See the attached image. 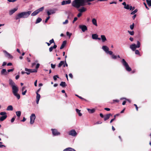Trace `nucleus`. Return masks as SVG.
Here are the masks:
<instances>
[{
  "label": "nucleus",
  "instance_id": "obj_1",
  "mask_svg": "<svg viewBox=\"0 0 151 151\" xmlns=\"http://www.w3.org/2000/svg\"><path fill=\"white\" fill-rule=\"evenodd\" d=\"M121 63H122L123 65L125 68L126 70L128 71L129 72L131 71L132 69L129 66L127 63L126 61L125 60L123 59Z\"/></svg>",
  "mask_w": 151,
  "mask_h": 151
},
{
  "label": "nucleus",
  "instance_id": "obj_2",
  "mask_svg": "<svg viewBox=\"0 0 151 151\" xmlns=\"http://www.w3.org/2000/svg\"><path fill=\"white\" fill-rule=\"evenodd\" d=\"M140 43L138 41H137V45L135 44H132L130 45V48L133 51H134L136 50L137 48H139L140 46Z\"/></svg>",
  "mask_w": 151,
  "mask_h": 151
},
{
  "label": "nucleus",
  "instance_id": "obj_3",
  "mask_svg": "<svg viewBox=\"0 0 151 151\" xmlns=\"http://www.w3.org/2000/svg\"><path fill=\"white\" fill-rule=\"evenodd\" d=\"M35 118V115L33 114H32L30 116V123L31 124H33Z\"/></svg>",
  "mask_w": 151,
  "mask_h": 151
},
{
  "label": "nucleus",
  "instance_id": "obj_4",
  "mask_svg": "<svg viewBox=\"0 0 151 151\" xmlns=\"http://www.w3.org/2000/svg\"><path fill=\"white\" fill-rule=\"evenodd\" d=\"M56 10L55 9H50L47 10V12L48 16L53 14L55 13Z\"/></svg>",
  "mask_w": 151,
  "mask_h": 151
},
{
  "label": "nucleus",
  "instance_id": "obj_5",
  "mask_svg": "<svg viewBox=\"0 0 151 151\" xmlns=\"http://www.w3.org/2000/svg\"><path fill=\"white\" fill-rule=\"evenodd\" d=\"M52 132V134L54 136H57L60 135V133L56 129H51Z\"/></svg>",
  "mask_w": 151,
  "mask_h": 151
},
{
  "label": "nucleus",
  "instance_id": "obj_6",
  "mask_svg": "<svg viewBox=\"0 0 151 151\" xmlns=\"http://www.w3.org/2000/svg\"><path fill=\"white\" fill-rule=\"evenodd\" d=\"M23 12H22L20 13H19L18 14H17L16 16H15V19L16 20H17L19 18H24V17L23 15Z\"/></svg>",
  "mask_w": 151,
  "mask_h": 151
},
{
  "label": "nucleus",
  "instance_id": "obj_7",
  "mask_svg": "<svg viewBox=\"0 0 151 151\" xmlns=\"http://www.w3.org/2000/svg\"><path fill=\"white\" fill-rule=\"evenodd\" d=\"M12 89L13 94L17 93L19 91L18 87L16 85L13 86L12 87Z\"/></svg>",
  "mask_w": 151,
  "mask_h": 151
},
{
  "label": "nucleus",
  "instance_id": "obj_8",
  "mask_svg": "<svg viewBox=\"0 0 151 151\" xmlns=\"http://www.w3.org/2000/svg\"><path fill=\"white\" fill-rule=\"evenodd\" d=\"M69 134L73 136H76L77 135V133L74 129H73L69 132Z\"/></svg>",
  "mask_w": 151,
  "mask_h": 151
},
{
  "label": "nucleus",
  "instance_id": "obj_9",
  "mask_svg": "<svg viewBox=\"0 0 151 151\" xmlns=\"http://www.w3.org/2000/svg\"><path fill=\"white\" fill-rule=\"evenodd\" d=\"M24 18H27L31 14L32 12L31 11H29L27 12H23Z\"/></svg>",
  "mask_w": 151,
  "mask_h": 151
},
{
  "label": "nucleus",
  "instance_id": "obj_10",
  "mask_svg": "<svg viewBox=\"0 0 151 151\" xmlns=\"http://www.w3.org/2000/svg\"><path fill=\"white\" fill-rule=\"evenodd\" d=\"M79 27L81 29L83 32H84L85 31L87 30V27L85 25H80Z\"/></svg>",
  "mask_w": 151,
  "mask_h": 151
},
{
  "label": "nucleus",
  "instance_id": "obj_11",
  "mask_svg": "<svg viewBox=\"0 0 151 151\" xmlns=\"http://www.w3.org/2000/svg\"><path fill=\"white\" fill-rule=\"evenodd\" d=\"M71 2V0L63 1L61 2V5H64L67 4H70Z\"/></svg>",
  "mask_w": 151,
  "mask_h": 151
},
{
  "label": "nucleus",
  "instance_id": "obj_12",
  "mask_svg": "<svg viewBox=\"0 0 151 151\" xmlns=\"http://www.w3.org/2000/svg\"><path fill=\"white\" fill-rule=\"evenodd\" d=\"M4 52L5 53L6 56L9 59H12L13 58V56L10 54L9 53L7 52L5 50L4 51Z\"/></svg>",
  "mask_w": 151,
  "mask_h": 151
},
{
  "label": "nucleus",
  "instance_id": "obj_13",
  "mask_svg": "<svg viewBox=\"0 0 151 151\" xmlns=\"http://www.w3.org/2000/svg\"><path fill=\"white\" fill-rule=\"evenodd\" d=\"M112 114L110 113L107 114L104 116V120L105 121L109 119L111 116H112Z\"/></svg>",
  "mask_w": 151,
  "mask_h": 151
},
{
  "label": "nucleus",
  "instance_id": "obj_14",
  "mask_svg": "<svg viewBox=\"0 0 151 151\" xmlns=\"http://www.w3.org/2000/svg\"><path fill=\"white\" fill-rule=\"evenodd\" d=\"M98 37V35L96 34H92V37L93 39L94 40L98 39L100 40L101 38H99Z\"/></svg>",
  "mask_w": 151,
  "mask_h": 151
},
{
  "label": "nucleus",
  "instance_id": "obj_15",
  "mask_svg": "<svg viewBox=\"0 0 151 151\" xmlns=\"http://www.w3.org/2000/svg\"><path fill=\"white\" fill-rule=\"evenodd\" d=\"M1 75H6L8 74V73L7 72L6 69H3L1 70Z\"/></svg>",
  "mask_w": 151,
  "mask_h": 151
},
{
  "label": "nucleus",
  "instance_id": "obj_16",
  "mask_svg": "<svg viewBox=\"0 0 151 151\" xmlns=\"http://www.w3.org/2000/svg\"><path fill=\"white\" fill-rule=\"evenodd\" d=\"M17 9V8H15L13 9L10 10L9 12V14L10 15H12L16 11Z\"/></svg>",
  "mask_w": 151,
  "mask_h": 151
},
{
  "label": "nucleus",
  "instance_id": "obj_17",
  "mask_svg": "<svg viewBox=\"0 0 151 151\" xmlns=\"http://www.w3.org/2000/svg\"><path fill=\"white\" fill-rule=\"evenodd\" d=\"M102 49L104 50L106 53H107V52L109 50V48L106 46H103L102 47Z\"/></svg>",
  "mask_w": 151,
  "mask_h": 151
},
{
  "label": "nucleus",
  "instance_id": "obj_18",
  "mask_svg": "<svg viewBox=\"0 0 151 151\" xmlns=\"http://www.w3.org/2000/svg\"><path fill=\"white\" fill-rule=\"evenodd\" d=\"M36 103L37 104H38L40 97V96L38 93H36Z\"/></svg>",
  "mask_w": 151,
  "mask_h": 151
},
{
  "label": "nucleus",
  "instance_id": "obj_19",
  "mask_svg": "<svg viewBox=\"0 0 151 151\" xmlns=\"http://www.w3.org/2000/svg\"><path fill=\"white\" fill-rule=\"evenodd\" d=\"M63 151H76L75 149L71 147H68L64 150Z\"/></svg>",
  "mask_w": 151,
  "mask_h": 151
},
{
  "label": "nucleus",
  "instance_id": "obj_20",
  "mask_svg": "<svg viewBox=\"0 0 151 151\" xmlns=\"http://www.w3.org/2000/svg\"><path fill=\"white\" fill-rule=\"evenodd\" d=\"M66 42H67L65 40L63 42V43L60 47V49H63L65 47V45H66Z\"/></svg>",
  "mask_w": 151,
  "mask_h": 151
},
{
  "label": "nucleus",
  "instance_id": "obj_21",
  "mask_svg": "<svg viewBox=\"0 0 151 151\" xmlns=\"http://www.w3.org/2000/svg\"><path fill=\"white\" fill-rule=\"evenodd\" d=\"M63 65V67H65L64 61H61L60 63L58 64V67L59 68H60Z\"/></svg>",
  "mask_w": 151,
  "mask_h": 151
},
{
  "label": "nucleus",
  "instance_id": "obj_22",
  "mask_svg": "<svg viewBox=\"0 0 151 151\" xmlns=\"http://www.w3.org/2000/svg\"><path fill=\"white\" fill-rule=\"evenodd\" d=\"M86 10V8L84 7H83L79 9L78 10V11H79L80 12L82 13L85 12Z\"/></svg>",
  "mask_w": 151,
  "mask_h": 151
},
{
  "label": "nucleus",
  "instance_id": "obj_23",
  "mask_svg": "<svg viewBox=\"0 0 151 151\" xmlns=\"http://www.w3.org/2000/svg\"><path fill=\"white\" fill-rule=\"evenodd\" d=\"M87 110L88 111L89 113L92 114L94 113L95 111V109H87Z\"/></svg>",
  "mask_w": 151,
  "mask_h": 151
},
{
  "label": "nucleus",
  "instance_id": "obj_24",
  "mask_svg": "<svg viewBox=\"0 0 151 151\" xmlns=\"http://www.w3.org/2000/svg\"><path fill=\"white\" fill-rule=\"evenodd\" d=\"M9 84L12 87L13 86H15V83L12 81V79H9Z\"/></svg>",
  "mask_w": 151,
  "mask_h": 151
},
{
  "label": "nucleus",
  "instance_id": "obj_25",
  "mask_svg": "<svg viewBox=\"0 0 151 151\" xmlns=\"http://www.w3.org/2000/svg\"><path fill=\"white\" fill-rule=\"evenodd\" d=\"M7 117V116L6 115H5L2 116L0 118V121H3Z\"/></svg>",
  "mask_w": 151,
  "mask_h": 151
},
{
  "label": "nucleus",
  "instance_id": "obj_26",
  "mask_svg": "<svg viewBox=\"0 0 151 151\" xmlns=\"http://www.w3.org/2000/svg\"><path fill=\"white\" fill-rule=\"evenodd\" d=\"M101 39L103 42H104L107 40L105 36L104 35H101Z\"/></svg>",
  "mask_w": 151,
  "mask_h": 151
},
{
  "label": "nucleus",
  "instance_id": "obj_27",
  "mask_svg": "<svg viewBox=\"0 0 151 151\" xmlns=\"http://www.w3.org/2000/svg\"><path fill=\"white\" fill-rule=\"evenodd\" d=\"M60 85L62 86L63 87H65L67 86L65 82L63 81H62L61 82L60 84Z\"/></svg>",
  "mask_w": 151,
  "mask_h": 151
},
{
  "label": "nucleus",
  "instance_id": "obj_28",
  "mask_svg": "<svg viewBox=\"0 0 151 151\" xmlns=\"http://www.w3.org/2000/svg\"><path fill=\"white\" fill-rule=\"evenodd\" d=\"M92 22L93 24L95 25V26H97V21L96 19H95L93 18L92 20Z\"/></svg>",
  "mask_w": 151,
  "mask_h": 151
},
{
  "label": "nucleus",
  "instance_id": "obj_29",
  "mask_svg": "<svg viewBox=\"0 0 151 151\" xmlns=\"http://www.w3.org/2000/svg\"><path fill=\"white\" fill-rule=\"evenodd\" d=\"M44 6L42 7L41 8L36 10L38 14L40 12L42 11L44 9Z\"/></svg>",
  "mask_w": 151,
  "mask_h": 151
},
{
  "label": "nucleus",
  "instance_id": "obj_30",
  "mask_svg": "<svg viewBox=\"0 0 151 151\" xmlns=\"http://www.w3.org/2000/svg\"><path fill=\"white\" fill-rule=\"evenodd\" d=\"M13 110V107L12 105L9 106L6 109V110L7 111H12Z\"/></svg>",
  "mask_w": 151,
  "mask_h": 151
},
{
  "label": "nucleus",
  "instance_id": "obj_31",
  "mask_svg": "<svg viewBox=\"0 0 151 151\" xmlns=\"http://www.w3.org/2000/svg\"><path fill=\"white\" fill-rule=\"evenodd\" d=\"M76 111L77 113L78 114L79 116H81L82 115V114L80 112L81 110H79L78 109H76Z\"/></svg>",
  "mask_w": 151,
  "mask_h": 151
},
{
  "label": "nucleus",
  "instance_id": "obj_32",
  "mask_svg": "<svg viewBox=\"0 0 151 151\" xmlns=\"http://www.w3.org/2000/svg\"><path fill=\"white\" fill-rule=\"evenodd\" d=\"M42 20V19L40 17L38 18L37 19L35 23L37 24V23H38L40 22Z\"/></svg>",
  "mask_w": 151,
  "mask_h": 151
},
{
  "label": "nucleus",
  "instance_id": "obj_33",
  "mask_svg": "<svg viewBox=\"0 0 151 151\" xmlns=\"http://www.w3.org/2000/svg\"><path fill=\"white\" fill-rule=\"evenodd\" d=\"M14 95L16 96L18 99H19L20 98V96L19 94H18L17 93H16L13 94Z\"/></svg>",
  "mask_w": 151,
  "mask_h": 151
},
{
  "label": "nucleus",
  "instance_id": "obj_34",
  "mask_svg": "<svg viewBox=\"0 0 151 151\" xmlns=\"http://www.w3.org/2000/svg\"><path fill=\"white\" fill-rule=\"evenodd\" d=\"M16 114L17 115V116L18 117H19L21 115V112L20 111H16Z\"/></svg>",
  "mask_w": 151,
  "mask_h": 151
},
{
  "label": "nucleus",
  "instance_id": "obj_35",
  "mask_svg": "<svg viewBox=\"0 0 151 151\" xmlns=\"http://www.w3.org/2000/svg\"><path fill=\"white\" fill-rule=\"evenodd\" d=\"M146 1L148 5L150 6H151V0H146Z\"/></svg>",
  "mask_w": 151,
  "mask_h": 151
},
{
  "label": "nucleus",
  "instance_id": "obj_36",
  "mask_svg": "<svg viewBox=\"0 0 151 151\" xmlns=\"http://www.w3.org/2000/svg\"><path fill=\"white\" fill-rule=\"evenodd\" d=\"M37 14H38V13L37 12L36 10H35V11H34V12H33L31 14V16H35L36 15H37Z\"/></svg>",
  "mask_w": 151,
  "mask_h": 151
},
{
  "label": "nucleus",
  "instance_id": "obj_37",
  "mask_svg": "<svg viewBox=\"0 0 151 151\" xmlns=\"http://www.w3.org/2000/svg\"><path fill=\"white\" fill-rule=\"evenodd\" d=\"M37 72V70L36 69H30V73H36Z\"/></svg>",
  "mask_w": 151,
  "mask_h": 151
},
{
  "label": "nucleus",
  "instance_id": "obj_38",
  "mask_svg": "<svg viewBox=\"0 0 151 151\" xmlns=\"http://www.w3.org/2000/svg\"><path fill=\"white\" fill-rule=\"evenodd\" d=\"M72 35V34L71 33H70V32H66V35L67 36H69V38H70V37Z\"/></svg>",
  "mask_w": 151,
  "mask_h": 151
},
{
  "label": "nucleus",
  "instance_id": "obj_39",
  "mask_svg": "<svg viewBox=\"0 0 151 151\" xmlns=\"http://www.w3.org/2000/svg\"><path fill=\"white\" fill-rule=\"evenodd\" d=\"M57 78H59V77L58 75H56L53 76V79L54 81H55L57 79Z\"/></svg>",
  "mask_w": 151,
  "mask_h": 151
},
{
  "label": "nucleus",
  "instance_id": "obj_40",
  "mask_svg": "<svg viewBox=\"0 0 151 151\" xmlns=\"http://www.w3.org/2000/svg\"><path fill=\"white\" fill-rule=\"evenodd\" d=\"M0 115L3 116L6 115V113L5 112H2L0 113Z\"/></svg>",
  "mask_w": 151,
  "mask_h": 151
},
{
  "label": "nucleus",
  "instance_id": "obj_41",
  "mask_svg": "<svg viewBox=\"0 0 151 151\" xmlns=\"http://www.w3.org/2000/svg\"><path fill=\"white\" fill-rule=\"evenodd\" d=\"M128 32L131 35H134V31H128Z\"/></svg>",
  "mask_w": 151,
  "mask_h": 151
},
{
  "label": "nucleus",
  "instance_id": "obj_42",
  "mask_svg": "<svg viewBox=\"0 0 151 151\" xmlns=\"http://www.w3.org/2000/svg\"><path fill=\"white\" fill-rule=\"evenodd\" d=\"M111 58L113 59H116L117 58V56L114 55V54H113L111 55Z\"/></svg>",
  "mask_w": 151,
  "mask_h": 151
},
{
  "label": "nucleus",
  "instance_id": "obj_43",
  "mask_svg": "<svg viewBox=\"0 0 151 151\" xmlns=\"http://www.w3.org/2000/svg\"><path fill=\"white\" fill-rule=\"evenodd\" d=\"M137 12V9H135L134 11H133L132 12L131 14H134L135 13H136Z\"/></svg>",
  "mask_w": 151,
  "mask_h": 151
},
{
  "label": "nucleus",
  "instance_id": "obj_44",
  "mask_svg": "<svg viewBox=\"0 0 151 151\" xmlns=\"http://www.w3.org/2000/svg\"><path fill=\"white\" fill-rule=\"evenodd\" d=\"M135 53L136 55H140V52L138 50H135Z\"/></svg>",
  "mask_w": 151,
  "mask_h": 151
},
{
  "label": "nucleus",
  "instance_id": "obj_45",
  "mask_svg": "<svg viewBox=\"0 0 151 151\" xmlns=\"http://www.w3.org/2000/svg\"><path fill=\"white\" fill-rule=\"evenodd\" d=\"M134 23H133L131 25H130V27L131 29H133L134 27Z\"/></svg>",
  "mask_w": 151,
  "mask_h": 151
},
{
  "label": "nucleus",
  "instance_id": "obj_46",
  "mask_svg": "<svg viewBox=\"0 0 151 151\" xmlns=\"http://www.w3.org/2000/svg\"><path fill=\"white\" fill-rule=\"evenodd\" d=\"M50 18V16H48V17L46 18V19L45 20V23H47L48 21V20Z\"/></svg>",
  "mask_w": 151,
  "mask_h": 151
},
{
  "label": "nucleus",
  "instance_id": "obj_47",
  "mask_svg": "<svg viewBox=\"0 0 151 151\" xmlns=\"http://www.w3.org/2000/svg\"><path fill=\"white\" fill-rule=\"evenodd\" d=\"M124 7L125 9H129V5L127 4L126 6H124Z\"/></svg>",
  "mask_w": 151,
  "mask_h": 151
},
{
  "label": "nucleus",
  "instance_id": "obj_48",
  "mask_svg": "<svg viewBox=\"0 0 151 151\" xmlns=\"http://www.w3.org/2000/svg\"><path fill=\"white\" fill-rule=\"evenodd\" d=\"M49 42H50L51 43V44H52V43H54V44H55V42H54V40L53 39H52V40H50V41H49Z\"/></svg>",
  "mask_w": 151,
  "mask_h": 151
},
{
  "label": "nucleus",
  "instance_id": "obj_49",
  "mask_svg": "<svg viewBox=\"0 0 151 151\" xmlns=\"http://www.w3.org/2000/svg\"><path fill=\"white\" fill-rule=\"evenodd\" d=\"M27 91V90H25L24 91H22V95H25Z\"/></svg>",
  "mask_w": 151,
  "mask_h": 151
},
{
  "label": "nucleus",
  "instance_id": "obj_50",
  "mask_svg": "<svg viewBox=\"0 0 151 151\" xmlns=\"http://www.w3.org/2000/svg\"><path fill=\"white\" fill-rule=\"evenodd\" d=\"M119 100L118 99L113 100V103H114L115 102L118 103V102H119Z\"/></svg>",
  "mask_w": 151,
  "mask_h": 151
},
{
  "label": "nucleus",
  "instance_id": "obj_51",
  "mask_svg": "<svg viewBox=\"0 0 151 151\" xmlns=\"http://www.w3.org/2000/svg\"><path fill=\"white\" fill-rule=\"evenodd\" d=\"M107 53H108L109 55H113V52L111 51H109H109L107 52Z\"/></svg>",
  "mask_w": 151,
  "mask_h": 151
},
{
  "label": "nucleus",
  "instance_id": "obj_52",
  "mask_svg": "<svg viewBox=\"0 0 151 151\" xmlns=\"http://www.w3.org/2000/svg\"><path fill=\"white\" fill-rule=\"evenodd\" d=\"M14 69L13 68L12 69H10L7 70V72H12L14 71Z\"/></svg>",
  "mask_w": 151,
  "mask_h": 151
},
{
  "label": "nucleus",
  "instance_id": "obj_53",
  "mask_svg": "<svg viewBox=\"0 0 151 151\" xmlns=\"http://www.w3.org/2000/svg\"><path fill=\"white\" fill-rule=\"evenodd\" d=\"M51 67L52 68H55V65H53V64H51Z\"/></svg>",
  "mask_w": 151,
  "mask_h": 151
},
{
  "label": "nucleus",
  "instance_id": "obj_54",
  "mask_svg": "<svg viewBox=\"0 0 151 151\" xmlns=\"http://www.w3.org/2000/svg\"><path fill=\"white\" fill-rule=\"evenodd\" d=\"M116 115L114 116V118L111 119L110 121V123H111L115 119Z\"/></svg>",
  "mask_w": 151,
  "mask_h": 151
},
{
  "label": "nucleus",
  "instance_id": "obj_55",
  "mask_svg": "<svg viewBox=\"0 0 151 151\" xmlns=\"http://www.w3.org/2000/svg\"><path fill=\"white\" fill-rule=\"evenodd\" d=\"M68 20L66 19L65 20V22H63V24H67L68 23Z\"/></svg>",
  "mask_w": 151,
  "mask_h": 151
},
{
  "label": "nucleus",
  "instance_id": "obj_56",
  "mask_svg": "<svg viewBox=\"0 0 151 151\" xmlns=\"http://www.w3.org/2000/svg\"><path fill=\"white\" fill-rule=\"evenodd\" d=\"M76 95L80 99H82V100H85V99H84V98H82L81 96H79L78 95Z\"/></svg>",
  "mask_w": 151,
  "mask_h": 151
},
{
  "label": "nucleus",
  "instance_id": "obj_57",
  "mask_svg": "<svg viewBox=\"0 0 151 151\" xmlns=\"http://www.w3.org/2000/svg\"><path fill=\"white\" fill-rule=\"evenodd\" d=\"M78 19V18L77 17H75L74 19V20L73 22V23H74V22L76 21Z\"/></svg>",
  "mask_w": 151,
  "mask_h": 151
},
{
  "label": "nucleus",
  "instance_id": "obj_58",
  "mask_svg": "<svg viewBox=\"0 0 151 151\" xmlns=\"http://www.w3.org/2000/svg\"><path fill=\"white\" fill-rule=\"evenodd\" d=\"M53 49V48L52 46L50 47V48L49 49V50L50 52H51L52 51Z\"/></svg>",
  "mask_w": 151,
  "mask_h": 151
},
{
  "label": "nucleus",
  "instance_id": "obj_59",
  "mask_svg": "<svg viewBox=\"0 0 151 151\" xmlns=\"http://www.w3.org/2000/svg\"><path fill=\"white\" fill-rule=\"evenodd\" d=\"M143 4H144L146 8L148 10H149V9L147 7L146 4L145 2H144Z\"/></svg>",
  "mask_w": 151,
  "mask_h": 151
},
{
  "label": "nucleus",
  "instance_id": "obj_60",
  "mask_svg": "<svg viewBox=\"0 0 151 151\" xmlns=\"http://www.w3.org/2000/svg\"><path fill=\"white\" fill-rule=\"evenodd\" d=\"M40 66V64L39 63H37V65H36V68L37 69Z\"/></svg>",
  "mask_w": 151,
  "mask_h": 151
},
{
  "label": "nucleus",
  "instance_id": "obj_61",
  "mask_svg": "<svg viewBox=\"0 0 151 151\" xmlns=\"http://www.w3.org/2000/svg\"><path fill=\"white\" fill-rule=\"evenodd\" d=\"M25 71L29 72L30 71V69H29L26 68L25 69Z\"/></svg>",
  "mask_w": 151,
  "mask_h": 151
},
{
  "label": "nucleus",
  "instance_id": "obj_62",
  "mask_svg": "<svg viewBox=\"0 0 151 151\" xmlns=\"http://www.w3.org/2000/svg\"><path fill=\"white\" fill-rule=\"evenodd\" d=\"M15 119V118L14 117H13L11 120V122L12 123H13L14 121V120Z\"/></svg>",
  "mask_w": 151,
  "mask_h": 151
},
{
  "label": "nucleus",
  "instance_id": "obj_63",
  "mask_svg": "<svg viewBox=\"0 0 151 151\" xmlns=\"http://www.w3.org/2000/svg\"><path fill=\"white\" fill-rule=\"evenodd\" d=\"M134 105L135 106L136 110L137 111H138V107H137V105L136 104H134Z\"/></svg>",
  "mask_w": 151,
  "mask_h": 151
},
{
  "label": "nucleus",
  "instance_id": "obj_64",
  "mask_svg": "<svg viewBox=\"0 0 151 151\" xmlns=\"http://www.w3.org/2000/svg\"><path fill=\"white\" fill-rule=\"evenodd\" d=\"M82 15V13L81 12L79 13L77 15V17H80Z\"/></svg>",
  "mask_w": 151,
  "mask_h": 151
}]
</instances>
